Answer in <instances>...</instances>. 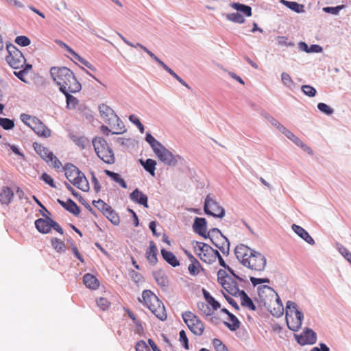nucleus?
Returning <instances> with one entry per match:
<instances>
[{
  "label": "nucleus",
  "mask_w": 351,
  "mask_h": 351,
  "mask_svg": "<svg viewBox=\"0 0 351 351\" xmlns=\"http://www.w3.org/2000/svg\"><path fill=\"white\" fill-rule=\"evenodd\" d=\"M105 217L114 226H117L120 223L119 214L112 208L107 210L104 214Z\"/></svg>",
  "instance_id": "nucleus-37"
},
{
  "label": "nucleus",
  "mask_w": 351,
  "mask_h": 351,
  "mask_svg": "<svg viewBox=\"0 0 351 351\" xmlns=\"http://www.w3.org/2000/svg\"><path fill=\"white\" fill-rule=\"evenodd\" d=\"M287 138L294 143L295 145L300 140L298 137H297L293 132L289 131L288 129L285 128V129L281 132Z\"/></svg>",
  "instance_id": "nucleus-54"
},
{
  "label": "nucleus",
  "mask_w": 351,
  "mask_h": 351,
  "mask_svg": "<svg viewBox=\"0 0 351 351\" xmlns=\"http://www.w3.org/2000/svg\"><path fill=\"white\" fill-rule=\"evenodd\" d=\"M99 110L101 116L108 121V118H112L117 115L114 111L106 104H102L99 106Z\"/></svg>",
  "instance_id": "nucleus-36"
},
{
  "label": "nucleus",
  "mask_w": 351,
  "mask_h": 351,
  "mask_svg": "<svg viewBox=\"0 0 351 351\" xmlns=\"http://www.w3.org/2000/svg\"><path fill=\"white\" fill-rule=\"evenodd\" d=\"M204 211L207 215L219 219H222L226 214L225 209L219 205L212 194H208L205 198Z\"/></svg>",
  "instance_id": "nucleus-7"
},
{
  "label": "nucleus",
  "mask_w": 351,
  "mask_h": 351,
  "mask_svg": "<svg viewBox=\"0 0 351 351\" xmlns=\"http://www.w3.org/2000/svg\"><path fill=\"white\" fill-rule=\"evenodd\" d=\"M108 123L113 125L116 130V131L112 132V134H121L126 132L123 122L117 115H114L112 118H108Z\"/></svg>",
  "instance_id": "nucleus-20"
},
{
  "label": "nucleus",
  "mask_w": 351,
  "mask_h": 351,
  "mask_svg": "<svg viewBox=\"0 0 351 351\" xmlns=\"http://www.w3.org/2000/svg\"><path fill=\"white\" fill-rule=\"evenodd\" d=\"M40 180L45 182L47 184L49 185L51 187L55 189L56 188V185L55 184L53 179L50 175H49L46 172L42 173L40 176Z\"/></svg>",
  "instance_id": "nucleus-53"
},
{
  "label": "nucleus",
  "mask_w": 351,
  "mask_h": 351,
  "mask_svg": "<svg viewBox=\"0 0 351 351\" xmlns=\"http://www.w3.org/2000/svg\"><path fill=\"white\" fill-rule=\"evenodd\" d=\"M188 269L189 274L192 276H197L199 274V270L205 272V269L202 267L200 263L197 260H195L194 262H191L189 265Z\"/></svg>",
  "instance_id": "nucleus-40"
},
{
  "label": "nucleus",
  "mask_w": 351,
  "mask_h": 351,
  "mask_svg": "<svg viewBox=\"0 0 351 351\" xmlns=\"http://www.w3.org/2000/svg\"><path fill=\"white\" fill-rule=\"evenodd\" d=\"M138 162L142 165L144 169L148 172L151 176H155V170L157 162L155 160L152 158H147L145 160L141 158L138 160Z\"/></svg>",
  "instance_id": "nucleus-29"
},
{
  "label": "nucleus",
  "mask_w": 351,
  "mask_h": 351,
  "mask_svg": "<svg viewBox=\"0 0 351 351\" xmlns=\"http://www.w3.org/2000/svg\"><path fill=\"white\" fill-rule=\"evenodd\" d=\"M72 184L84 192L88 191L90 189L88 181L82 171L77 173V176L73 178Z\"/></svg>",
  "instance_id": "nucleus-18"
},
{
  "label": "nucleus",
  "mask_w": 351,
  "mask_h": 351,
  "mask_svg": "<svg viewBox=\"0 0 351 351\" xmlns=\"http://www.w3.org/2000/svg\"><path fill=\"white\" fill-rule=\"evenodd\" d=\"M49 72L51 79L59 86L60 93L62 88L69 89L72 93L81 90L82 85L70 69L66 66H52Z\"/></svg>",
  "instance_id": "nucleus-1"
},
{
  "label": "nucleus",
  "mask_w": 351,
  "mask_h": 351,
  "mask_svg": "<svg viewBox=\"0 0 351 351\" xmlns=\"http://www.w3.org/2000/svg\"><path fill=\"white\" fill-rule=\"evenodd\" d=\"M202 246L206 247V250L203 253H197L198 257L206 263L213 264L214 263V256L212 255L213 248L208 244L203 245Z\"/></svg>",
  "instance_id": "nucleus-27"
},
{
  "label": "nucleus",
  "mask_w": 351,
  "mask_h": 351,
  "mask_svg": "<svg viewBox=\"0 0 351 351\" xmlns=\"http://www.w3.org/2000/svg\"><path fill=\"white\" fill-rule=\"evenodd\" d=\"M63 169L65 171L66 178L71 183H72L73 178L77 176V173L81 171L77 167L70 162L66 163Z\"/></svg>",
  "instance_id": "nucleus-30"
},
{
  "label": "nucleus",
  "mask_w": 351,
  "mask_h": 351,
  "mask_svg": "<svg viewBox=\"0 0 351 351\" xmlns=\"http://www.w3.org/2000/svg\"><path fill=\"white\" fill-rule=\"evenodd\" d=\"M228 280L230 282H228V284H226V289H224L232 296L238 297V294L241 292V290L239 288L237 279L229 276Z\"/></svg>",
  "instance_id": "nucleus-26"
},
{
  "label": "nucleus",
  "mask_w": 351,
  "mask_h": 351,
  "mask_svg": "<svg viewBox=\"0 0 351 351\" xmlns=\"http://www.w3.org/2000/svg\"><path fill=\"white\" fill-rule=\"evenodd\" d=\"M14 42L21 46V47H27L30 45L31 40L26 36H18L16 37Z\"/></svg>",
  "instance_id": "nucleus-49"
},
{
  "label": "nucleus",
  "mask_w": 351,
  "mask_h": 351,
  "mask_svg": "<svg viewBox=\"0 0 351 351\" xmlns=\"http://www.w3.org/2000/svg\"><path fill=\"white\" fill-rule=\"evenodd\" d=\"M0 126L5 130H10L14 128V121L13 119L0 117Z\"/></svg>",
  "instance_id": "nucleus-44"
},
{
  "label": "nucleus",
  "mask_w": 351,
  "mask_h": 351,
  "mask_svg": "<svg viewBox=\"0 0 351 351\" xmlns=\"http://www.w3.org/2000/svg\"><path fill=\"white\" fill-rule=\"evenodd\" d=\"M317 108L320 112L326 115H331L334 112V109L332 108L323 102L318 103Z\"/></svg>",
  "instance_id": "nucleus-46"
},
{
  "label": "nucleus",
  "mask_w": 351,
  "mask_h": 351,
  "mask_svg": "<svg viewBox=\"0 0 351 351\" xmlns=\"http://www.w3.org/2000/svg\"><path fill=\"white\" fill-rule=\"evenodd\" d=\"M136 351H150L147 344L144 340L138 341L135 346Z\"/></svg>",
  "instance_id": "nucleus-63"
},
{
  "label": "nucleus",
  "mask_w": 351,
  "mask_h": 351,
  "mask_svg": "<svg viewBox=\"0 0 351 351\" xmlns=\"http://www.w3.org/2000/svg\"><path fill=\"white\" fill-rule=\"evenodd\" d=\"M129 274H130V276L131 277L132 280L136 283H138L139 282H141L143 279V276L142 275L134 271V269H131L129 271Z\"/></svg>",
  "instance_id": "nucleus-62"
},
{
  "label": "nucleus",
  "mask_w": 351,
  "mask_h": 351,
  "mask_svg": "<svg viewBox=\"0 0 351 351\" xmlns=\"http://www.w3.org/2000/svg\"><path fill=\"white\" fill-rule=\"evenodd\" d=\"M179 341L182 343L184 349H189V339L186 336V332L184 330H181L179 332Z\"/></svg>",
  "instance_id": "nucleus-52"
},
{
  "label": "nucleus",
  "mask_w": 351,
  "mask_h": 351,
  "mask_svg": "<svg viewBox=\"0 0 351 351\" xmlns=\"http://www.w3.org/2000/svg\"><path fill=\"white\" fill-rule=\"evenodd\" d=\"M247 261H249V265H245V267L257 271H264L267 260L265 256L261 252H256L252 249L248 256Z\"/></svg>",
  "instance_id": "nucleus-10"
},
{
  "label": "nucleus",
  "mask_w": 351,
  "mask_h": 351,
  "mask_svg": "<svg viewBox=\"0 0 351 351\" xmlns=\"http://www.w3.org/2000/svg\"><path fill=\"white\" fill-rule=\"evenodd\" d=\"M276 40L278 45L280 46L293 47L295 45L293 42L288 40V38L287 36H278L276 37Z\"/></svg>",
  "instance_id": "nucleus-51"
},
{
  "label": "nucleus",
  "mask_w": 351,
  "mask_h": 351,
  "mask_svg": "<svg viewBox=\"0 0 351 351\" xmlns=\"http://www.w3.org/2000/svg\"><path fill=\"white\" fill-rule=\"evenodd\" d=\"M230 5L238 12L243 13L247 17L252 16V8L250 5L241 3L239 2H232Z\"/></svg>",
  "instance_id": "nucleus-33"
},
{
  "label": "nucleus",
  "mask_w": 351,
  "mask_h": 351,
  "mask_svg": "<svg viewBox=\"0 0 351 351\" xmlns=\"http://www.w3.org/2000/svg\"><path fill=\"white\" fill-rule=\"evenodd\" d=\"M281 80L282 83L288 88H291L292 86L294 85L293 81L292 80L291 77L287 73H282Z\"/></svg>",
  "instance_id": "nucleus-55"
},
{
  "label": "nucleus",
  "mask_w": 351,
  "mask_h": 351,
  "mask_svg": "<svg viewBox=\"0 0 351 351\" xmlns=\"http://www.w3.org/2000/svg\"><path fill=\"white\" fill-rule=\"evenodd\" d=\"M34 117H32L27 114H25V113H22L20 115V119L21 120V121L25 123L26 125H27L28 127L31 128L32 125V119Z\"/></svg>",
  "instance_id": "nucleus-64"
},
{
  "label": "nucleus",
  "mask_w": 351,
  "mask_h": 351,
  "mask_svg": "<svg viewBox=\"0 0 351 351\" xmlns=\"http://www.w3.org/2000/svg\"><path fill=\"white\" fill-rule=\"evenodd\" d=\"M183 321L195 335L201 336L204 331V324L194 313L188 311L182 313Z\"/></svg>",
  "instance_id": "nucleus-8"
},
{
  "label": "nucleus",
  "mask_w": 351,
  "mask_h": 351,
  "mask_svg": "<svg viewBox=\"0 0 351 351\" xmlns=\"http://www.w3.org/2000/svg\"><path fill=\"white\" fill-rule=\"evenodd\" d=\"M31 125L30 128L39 136L47 138L51 136V130L38 118L34 117Z\"/></svg>",
  "instance_id": "nucleus-12"
},
{
  "label": "nucleus",
  "mask_w": 351,
  "mask_h": 351,
  "mask_svg": "<svg viewBox=\"0 0 351 351\" xmlns=\"http://www.w3.org/2000/svg\"><path fill=\"white\" fill-rule=\"evenodd\" d=\"M97 156L105 163L112 165L115 162L113 150L103 137H95L92 141Z\"/></svg>",
  "instance_id": "nucleus-4"
},
{
  "label": "nucleus",
  "mask_w": 351,
  "mask_h": 351,
  "mask_svg": "<svg viewBox=\"0 0 351 351\" xmlns=\"http://www.w3.org/2000/svg\"><path fill=\"white\" fill-rule=\"evenodd\" d=\"M83 282L86 287L90 289L95 290L99 286L98 279L93 274L87 273L83 276Z\"/></svg>",
  "instance_id": "nucleus-28"
},
{
  "label": "nucleus",
  "mask_w": 351,
  "mask_h": 351,
  "mask_svg": "<svg viewBox=\"0 0 351 351\" xmlns=\"http://www.w3.org/2000/svg\"><path fill=\"white\" fill-rule=\"evenodd\" d=\"M40 211L44 218L37 219L34 222L35 227L40 233L47 234L50 232L51 223L49 221L51 220V218L43 213L42 210Z\"/></svg>",
  "instance_id": "nucleus-14"
},
{
  "label": "nucleus",
  "mask_w": 351,
  "mask_h": 351,
  "mask_svg": "<svg viewBox=\"0 0 351 351\" xmlns=\"http://www.w3.org/2000/svg\"><path fill=\"white\" fill-rule=\"evenodd\" d=\"M96 302L97 306L103 311L107 310L110 305V302H108L106 298L103 297L97 299Z\"/></svg>",
  "instance_id": "nucleus-57"
},
{
  "label": "nucleus",
  "mask_w": 351,
  "mask_h": 351,
  "mask_svg": "<svg viewBox=\"0 0 351 351\" xmlns=\"http://www.w3.org/2000/svg\"><path fill=\"white\" fill-rule=\"evenodd\" d=\"M295 341L300 346L313 345L317 341V334L311 328L306 327L301 334L294 335Z\"/></svg>",
  "instance_id": "nucleus-11"
},
{
  "label": "nucleus",
  "mask_w": 351,
  "mask_h": 351,
  "mask_svg": "<svg viewBox=\"0 0 351 351\" xmlns=\"http://www.w3.org/2000/svg\"><path fill=\"white\" fill-rule=\"evenodd\" d=\"M66 188L71 193V194L77 199L80 203H81L92 215L97 217L96 212L93 209L90 204L86 201V199L77 192L69 183L64 182Z\"/></svg>",
  "instance_id": "nucleus-19"
},
{
  "label": "nucleus",
  "mask_w": 351,
  "mask_h": 351,
  "mask_svg": "<svg viewBox=\"0 0 351 351\" xmlns=\"http://www.w3.org/2000/svg\"><path fill=\"white\" fill-rule=\"evenodd\" d=\"M285 319L289 330L297 332L300 329L304 319V314L298 309L295 302L291 300L287 302Z\"/></svg>",
  "instance_id": "nucleus-3"
},
{
  "label": "nucleus",
  "mask_w": 351,
  "mask_h": 351,
  "mask_svg": "<svg viewBox=\"0 0 351 351\" xmlns=\"http://www.w3.org/2000/svg\"><path fill=\"white\" fill-rule=\"evenodd\" d=\"M157 254L158 248L156 245L153 241H150L149 247L145 253V256L152 265H155L158 263Z\"/></svg>",
  "instance_id": "nucleus-21"
},
{
  "label": "nucleus",
  "mask_w": 351,
  "mask_h": 351,
  "mask_svg": "<svg viewBox=\"0 0 351 351\" xmlns=\"http://www.w3.org/2000/svg\"><path fill=\"white\" fill-rule=\"evenodd\" d=\"M154 154L160 161L169 167H175L179 161L183 160V158L180 156L173 154L172 152L163 145L160 146Z\"/></svg>",
  "instance_id": "nucleus-9"
},
{
  "label": "nucleus",
  "mask_w": 351,
  "mask_h": 351,
  "mask_svg": "<svg viewBox=\"0 0 351 351\" xmlns=\"http://www.w3.org/2000/svg\"><path fill=\"white\" fill-rule=\"evenodd\" d=\"M193 230L201 236L204 239H206L207 237V221L204 217H196L194 219L193 226Z\"/></svg>",
  "instance_id": "nucleus-15"
},
{
  "label": "nucleus",
  "mask_w": 351,
  "mask_h": 351,
  "mask_svg": "<svg viewBox=\"0 0 351 351\" xmlns=\"http://www.w3.org/2000/svg\"><path fill=\"white\" fill-rule=\"evenodd\" d=\"M51 243L53 248L58 253L64 252L66 250V246L64 243L58 238H52Z\"/></svg>",
  "instance_id": "nucleus-41"
},
{
  "label": "nucleus",
  "mask_w": 351,
  "mask_h": 351,
  "mask_svg": "<svg viewBox=\"0 0 351 351\" xmlns=\"http://www.w3.org/2000/svg\"><path fill=\"white\" fill-rule=\"evenodd\" d=\"M206 239H209L210 242L217 247L221 253L228 256L230 253V243L228 239L225 237L217 228H213L209 230L207 233Z\"/></svg>",
  "instance_id": "nucleus-5"
},
{
  "label": "nucleus",
  "mask_w": 351,
  "mask_h": 351,
  "mask_svg": "<svg viewBox=\"0 0 351 351\" xmlns=\"http://www.w3.org/2000/svg\"><path fill=\"white\" fill-rule=\"evenodd\" d=\"M129 120L138 128L141 133L143 134L144 132V125L137 117H136L134 114H131L129 116Z\"/></svg>",
  "instance_id": "nucleus-50"
},
{
  "label": "nucleus",
  "mask_w": 351,
  "mask_h": 351,
  "mask_svg": "<svg viewBox=\"0 0 351 351\" xmlns=\"http://www.w3.org/2000/svg\"><path fill=\"white\" fill-rule=\"evenodd\" d=\"M104 173L107 176L111 178L113 181L118 183L121 187L126 189L128 185L125 181L121 177L120 174L108 169L104 171Z\"/></svg>",
  "instance_id": "nucleus-34"
},
{
  "label": "nucleus",
  "mask_w": 351,
  "mask_h": 351,
  "mask_svg": "<svg viewBox=\"0 0 351 351\" xmlns=\"http://www.w3.org/2000/svg\"><path fill=\"white\" fill-rule=\"evenodd\" d=\"M226 18L230 21L239 24H243L245 21L244 16L239 12L226 14Z\"/></svg>",
  "instance_id": "nucleus-38"
},
{
  "label": "nucleus",
  "mask_w": 351,
  "mask_h": 351,
  "mask_svg": "<svg viewBox=\"0 0 351 351\" xmlns=\"http://www.w3.org/2000/svg\"><path fill=\"white\" fill-rule=\"evenodd\" d=\"M228 319L230 322H223V324L230 330V331H236L237 329L240 328L241 322L239 319L233 314H230L228 317Z\"/></svg>",
  "instance_id": "nucleus-35"
},
{
  "label": "nucleus",
  "mask_w": 351,
  "mask_h": 351,
  "mask_svg": "<svg viewBox=\"0 0 351 351\" xmlns=\"http://www.w3.org/2000/svg\"><path fill=\"white\" fill-rule=\"evenodd\" d=\"M238 296L241 298V304L242 306L247 307L251 311L256 310V305L244 290H241V292L238 294Z\"/></svg>",
  "instance_id": "nucleus-31"
},
{
  "label": "nucleus",
  "mask_w": 351,
  "mask_h": 351,
  "mask_svg": "<svg viewBox=\"0 0 351 351\" xmlns=\"http://www.w3.org/2000/svg\"><path fill=\"white\" fill-rule=\"evenodd\" d=\"M153 276L160 287H165L168 286V277L162 269L153 271Z\"/></svg>",
  "instance_id": "nucleus-32"
},
{
  "label": "nucleus",
  "mask_w": 351,
  "mask_h": 351,
  "mask_svg": "<svg viewBox=\"0 0 351 351\" xmlns=\"http://www.w3.org/2000/svg\"><path fill=\"white\" fill-rule=\"evenodd\" d=\"M6 49L8 52L5 57L8 64L14 69L22 68L26 62L23 53L12 43L7 44Z\"/></svg>",
  "instance_id": "nucleus-6"
},
{
  "label": "nucleus",
  "mask_w": 351,
  "mask_h": 351,
  "mask_svg": "<svg viewBox=\"0 0 351 351\" xmlns=\"http://www.w3.org/2000/svg\"><path fill=\"white\" fill-rule=\"evenodd\" d=\"M291 228L297 235L304 240L307 243L310 245L315 244L314 239L304 228L296 224H293Z\"/></svg>",
  "instance_id": "nucleus-22"
},
{
  "label": "nucleus",
  "mask_w": 351,
  "mask_h": 351,
  "mask_svg": "<svg viewBox=\"0 0 351 351\" xmlns=\"http://www.w3.org/2000/svg\"><path fill=\"white\" fill-rule=\"evenodd\" d=\"M301 89L304 94L309 97H313L317 94L316 89L310 85H303Z\"/></svg>",
  "instance_id": "nucleus-47"
},
{
  "label": "nucleus",
  "mask_w": 351,
  "mask_h": 351,
  "mask_svg": "<svg viewBox=\"0 0 351 351\" xmlns=\"http://www.w3.org/2000/svg\"><path fill=\"white\" fill-rule=\"evenodd\" d=\"M288 8L298 14L303 13L305 12L304 5L302 4H300L295 1H291L289 5L288 6Z\"/></svg>",
  "instance_id": "nucleus-48"
},
{
  "label": "nucleus",
  "mask_w": 351,
  "mask_h": 351,
  "mask_svg": "<svg viewBox=\"0 0 351 351\" xmlns=\"http://www.w3.org/2000/svg\"><path fill=\"white\" fill-rule=\"evenodd\" d=\"M160 253L162 258L171 266L176 267L180 265L179 260L173 252L165 248H162Z\"/></svg>",
  "instance_id": "nucleus-23"
},
{
  "label": "nucleus",
  "mask_w": 351,
  "mask_h": 351,
  "mask_svg": "<svg viewBox=\"0 0 351 351\" xmlns=\"http://www.w3.org/2000/svg\"><path fill=\"white\" fill-rule=\"evenodd\" d=\"M226 271L227 270L225 269H220L217 271V282L223 287V289H226V284H228L226 278H228L229 277Z\"/></svg>",
  "instance_id": "nucleus-42"
},
{
  "label": "nucleus",
  "mask_w": 351,
  "mask_h": 351,
  "mask_svg": "<svg viewBox=\"0 0 351 351\" xmlns=\"http://www.w3.org/2000/svg\"><path fill=\"white\" fill-rule=\"evenodd\" d=\"M197 306L203 315L209 317L213 315L212 310L207 302L205 303L204 302H199L197 304Z\"/></svg>",
  "instance_id": "nucleus-43"
},
{
  "label": "nucleus",
  "mask_w": 351,
  "mask_h": 351,
  "mask_svg": "<svg viewBox=\"0 0 351 351\" xmlns=\"http://www.w3.org/2000/svg\"><path fill=\"white\" fill-rule=\"evenodd\" d=\"M345 8L344 5H339L335 7H324L322 10L327 14H331L332 15H338L339 12Z\"/></svg>",
  "instance_id": "nucleus-45"
},
{
  "label": "nucleus",
  "mask_w": 351,
  "mask_h": 351,
  "mask_svg": "<svg viewBox=\"0 0 351 351\" xmlns=\"http://www.w3.org/2000/svg\"><path fill=\"white\" fill-rule=\"evenodd\" d=\"M250 280L254 287H256L258 285L270 282V280L267 278H255L253 276H250Z\"/></svg>",
  "instance_id": "nucleus-60"
},
{
  "label": "nucleus",
  "mask_w": 351,
  "mask_h": 351,
  "mask_svg": "<svg viewBox=\"0 0 351 351\" xmlns=\"http://www.w3.org/2000/svg\"><path fill=\"white\" fill-rule=\"evenodd\" d=\"M276 301L278 304V312L271 311V314L274 316L279 317L283 314L284 308H283V304L282 303V301H281L280 297L278 296V295H277Z\"/></svg>",
  "instance_id": "nucleus-58"
},
{
  "label": "nucleus",
  "mask_w": 351,
  "mask_h": 351,
  "mask_svg": "<svg viewBox=\"0 0 351 351\" xmlns=\"http://www.w3.org/2000/svg\"><path fill=\"white\" fill-rule=\"evenodd\" d=\"M340 254L351 264V253L343 245L338 247Z\"/></svg>",
  "instance_id": "nucleus-61"
},
{
  "label": "nucleus",
  "mask_w": 351,
  "mask_h": 351,
  "mask_svg": "<svg viewBox=\"0 0 351 351\" xmlns=\"http://www.w3.org/2000/svg\"><path fill=\"white\" fill-rule=\"evenodd\" d=\"M14 197V191L9 186H3L0 192V202L8 205Z\"/></svg>",
  "instance_id": "nucleus-25"
},
{
  "label": "nucleus",
  "mask_w": 351,
  "mask_h": 351,
  "mask_svg": "<svg viewBox=\"0 0 351 351\" xmlns=\"http://www.w3.org/2000/svg\"><path fill=\"white\" fill-rule=\"evenodd\" d=\"M252 249L250 248L244 244H239L234 249V254L237 259L243 265H249L247 261L250 253Z\"/></svg>",
  "instance_id": "nucleus-13"
},
{
  "label": "nucleus",
  "mask_w": 351,
  "mask_h": 351,
  "mask_svg": "<svg viewBox=\"0 0 351 351\" xmlns=\"http://www.w3.org/2000/svg\"><path fill=\"white\" fill-rule=\"evenodd\" d=\"M76 60H77L80 62H81L82 64H84L85 66H86L88 69L93 71H95L96 69L95 67L90 64L88 61L85 60L84 58L81 57L78 53H75L73 56Z\"/></svg>",
  "instance_id": "nucleus-56"
},
{
  "label": "nucleus",
  "mask_w": 351,
  "mask_h": 351,
  "mask_svg": "<svg viewBox=\"0 0 351 351\" xmlns=\"http://www.w3.org/2000/svg\"><path fill=\"white\" fill-rule=\"evenodd\" d=\"M142 298L145 305L161 321L167 319L165 307L161 300L150 290H144Z\"/></svg>",
  "instance_id": "nucleus-2"
},
{
  "label": "nucleus",
  "mask_w": 351,
  "mask_h": 351,
  "mask_svg": "<svg viewBox=\"0 0 351 351\" xmlns=\"http://www.w3.org/2000/svg\"><path fill=\"white\" fill-rule=\"evenodd\" d=\"M61 93L66 97V108L69 110L75 109L79 104V100L71 93H72L69 89L62 88Z\"/></svg>",
  "instance_id": "nucleus-24"
},
{
  "label": "nucleus",
  "mask_w": 351,
  "mask_h": 351,
  "mask_svg": "<svg viewBox=\"0 0 351 351\" xmlns=\"http://www.w3.org/2000/svg\"><path fill=\"white\" fill-rule=\"evenodd\" d=\"M75 144L79 146L81 149H84L89 144V141L84 136H81L74 140Z\"/></svg>",
  "instance_id": "nucleus-59"
},
{
  "label": "nucleus",
  "mask_w": 351,
  "mask_h": 351,
  "mask_svg": "<svg viewBox=\"0 0 351 351\" xmlns=\"http://www.w3.org/2000/svg\"><path fill=\"white\" fill-rule=\"evenodd\" d=\"M129 197L132 202L139 205H142L146 208H149L148 197L138 189H135L130 194Z\"/></svg>",
  "instance_id": "nucleus-16"
},
{
  "label": "nucleus",
  "mask_w": 351,
  "mask_h": 351,
  "mask_svg": "<svg viewBox=\"0 0 351 351\" xmlns=\"http://www.w3.org/2000/svg\"><path fill=\"white\" fill-rule=\"evenodd\" d=\"M57 202L66 210L72 213L74 216H78L80 213V208L76 203L71 198H68L66 202L60 199H57Z\"/></svg>",
  "instance_id": "nucleus-17"
},
{
  "label": "nucleus",
  "mask_w": 351,
  "mask_h": 351,
  "mask_svg": "<svg viewBox=\"0 0 351 351\" xmlns=\"http://www.w3.org/2000/svg\"><path fill=\"white\" fill-rule=\"evenodd\" d=\"M145 141L149 143L154 153L162 145V144L157 141L149 132H147Z\"/></svg>",
  "instance_id": "nucleus-39"
}]
</instances>
